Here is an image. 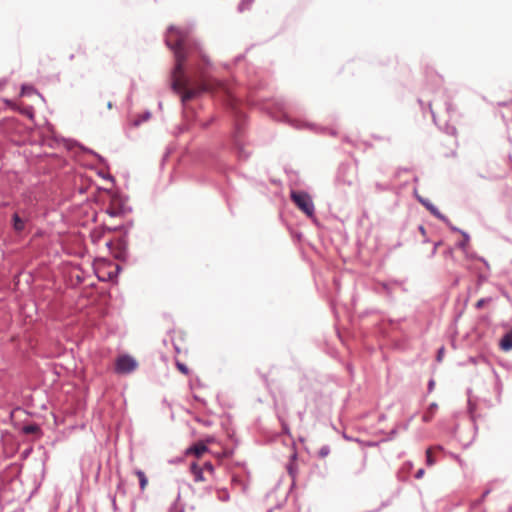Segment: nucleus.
I'll return each instance as SVG.
<instances>
[{"label":"nucleus","mask_w":512,"mask_h":512,"mask_svg":"<svg viewBox=\"0 0 512 512\" xmlns=\"http://www.w3.org/2000/svg\"><path fill=\"white\" fill-rule=\"evenodd\" d=\"M424 474H425V471H424V469H422V468H421V469H419V470L416 472V474H415V478H417V479H421V478L424 476Z\"/></svg>","instance_id":"obj_18"},{"label":"nucleus","mask_w":512,"mask_h":512,"mask_svg":"<svg viewBox=\"0 0 512 512\" xmlns=\"http://www.w3.org/2000/svg\"><path fill=\"white\" fill-rule=\"evenodd\" d=\"M500 346L505 351L512 349V330L503 336L500 342Z\"/></svg>","instance_id":"obj_7"},{"label":"nucleus","mask_w":512,"mask_h":512,"mask_svg":"<svg viewBox=\"0 0 512 512\" xmlns=\"http://www.w3.org/2000/svg\"><path fill=\"white\" fill-rule=\"evenodd\" d=\"M135 473H136V476L139 479L141 490H144L146 488L147 484H148V479H147L145 473L143 471H141V470H137Z\"/></svg>","instance_id":"obj_10"},{"label":"nucleus","mask_w":512,"mask_h":512,"mask_svg":"<svg viewBox=\"0 0 512 512\" xmlns=\"http://www.w3.org/2000/svg\"><path fill=\"white\" fill-rule=\"evenodd\" d=\"M137 367V361L130 355H120L115 361V371L118 374H129Z\"/></svg>","instance_id":"obj_3"},{"label":"nucleus","mask_w":512,"mask_h":512,"mask_svg":"<svg viewBox=\"0 0 512 512\" xmlns=\"http://www.w3.org/2000/svg\"><path fill=\"white\" fill-rule=\"evenodd\" d=\"M187 34L180 28L171 26L166 35V44L173 50L175 56V69L173 72V89L181 94L182 101L187 102L201 92L207 91L209 88L206 84L201 83L195 87H188L187 80L184 76V64L189 58L192 50H197V46H190L186 43Z\"/></svg>","instance_id":"obj_1"},{"label":"nucleus","mask_w":512,"mask_h":512,"mask_svg":"<svg viewBox=\"0 0 512 512\" xmlns=\"http://www.w3.org/2000/svg\"><path fill=\"white\" fill-rule=\"evenodd\" d=\"M107 108H108V109H112V102H110V101H109V102L107 103Z\"/></svg>","instance_id":"obj_22"},{"label":"nucleus","mask_w":512,"mask_h":512,"mask_svg":"<svg viewBox=\"0 0 512 512\" xmlns=\"http://www.w3.org/2000/svg\"><path fill=\"white\" fill-rule=\"evenodd\" d=\"M429 418L427 416H424V421H428Z\"/></svg>","instance_id":"obj_27"},{"label":"nucleus","mask_w":512,"mask_h":512,"mask_svg":"<svg viewBox=\"0 0 512 512\" xmlns=\"http://www.w3.org/2000/svg\"><path fill=\"white\" fill-rule=\"evenodd\" d=\"M426 463L428 466H433L436 463L435 458L432 456V448L426 450Z\"/></svg>","instance_id":"obj_11"},{"label":"nucleus","mask_w":512,"mask_h":512,"mask_svg":"<svg viewBox=\"0 0 512 512\" xmlns=\"http://www.w3.org/2000/svg\"><path fill=\"white\" fill-rule=\"evenodd\" d=\"M176 367H177V369L182 374H184V375H188L189 374V369H188V367L185 364H183V363H181L179 361H176Z\"/></svg>","instance_id":"obj_13"},{"label":"nucleus","mask_w":512,"mask_h":512,"mask_svg":"<svg viewBox=\"0 0 512 512\" xmlns=\"http://www.w3.org/2000/svg\"><path fill=\"white\" fill-rule=\"evenodd\" d=\"M438 245H439V243L435 244L434 249H433V254L436 252Z\"/></svg>","instance_id":"obj_24"},{"label":"nucleus","mask_w":512,"mask_h":512,"mask_svg":"<svg viewBox=\"0 0 512 512\" xmlns=\"http://www.w3.org/2000/svg\"><path fill=\"white\" fill-rule=\"evenodd\" d=\"M32 93H34V89L32 87H22V95H30Z\"/></svg>","instance_id":"obj_15"},{"label":"nucleus","mask_w":512,"mask_h":512,"mask_svg":"<svg viewBox=\"0 0 512 512\" xmlns=\"http://www.w3.org/2000/svg\"><path fill=\"white\" fill-rule=\"evenodd\" d=\"M433 386H434V381H432V380H431V381L429 382V388H430V389H432V387H433Z\"/></svg>","instance_id":"obj_23"},{"label":"nucleus","mask_w":512,"mask_h":512,"mask_svg":"<svg viewBox=\"0 0 512 512\" xmlns=\"http://www.w3.org/2000/svg\"><path fill=\"white\" fill-rule=\"evenodd\" d=\"M422 203L431 211L433 212L434 214H436L435 212V208L432 206V205H429L428 203L422 201Z\"/></svg>","instance_id":"obj_19"},{"label":"nucleus","mask_w":512,"mask_h":512,"mask_svg":"<svg viewBox=\"0 0 512 512\" xmlns=\"http://www.w3.org/2000/svg\"><path fill=\"white\" fill-rule=\"evenodd\" d=\"M199 54H200V57L202 58V60H203L205 63H207V58H206V56H205L204 54H202V52H201V51H199Z\"/></svg>","instance_id":"obj_20"},{"label":"nucleus","mask_w":512,"mask_h":512,"mask_svg":"<svg viewBox=\"0 0 512 512\" xmlns=\"http://www.w3.org/2000/svg\"><path fill=\"white\" fill-rule=\"evenodd\" d=\"M13 227L16 232H21L25 228V222L17 213L13 215Z\"/></svg>","instance_id":"obj_8"},{"label":"nucleus","mask_w":512,"mask_h":512,"mask_svg":"<svg viewBox=\"0 0 512 512\" xmlns=\"http://www.w3.org/2000/svg\"><path fill=\"white\" fill-rule=\"evenodd\" d=\"M488 301H489V300L482 298V299H480V300H478V301H477V303H476V307H477L478 309H480V308L484 307V305H485Z\"/></svg>","instance_id":"obj_17"},{"label":"nucleus","mask_w":512,"mask_h":512,"mask_svg":"<svg viewBox=\"0 0 512 512\" xmlns=\"http://www.w3.org/2000/svg\"><path fill=\"white\" fill-rule=\"evenodd\" d=\"M436 407H437V405H436V404H432V405H431V408H432V409H435Z\"/></svg>","instance_id":"obj_26"},{"label":"nucleus","mask_w":512,"mask_h":512,"mask_svg":"<svg viewBox=\"0 0 512 512\" xmlns=\"http://www.w3.org/2000/svg\"><path fill=\"white\" fill-rule=\"evenodd\" d=\"M291 199L308 217H312L314 215V204L308 193L303 191H292Z\"/></svg>","instance_id":"obj_2"},{"label":"nucleus","mask_w":512,"mask_h":512,"mask_svg":"<svg viewBox=\"0 0 512 512\" xmlns=\"http://www.w3.org/2000/svg\"><path fill=\"white\" fill-rule=\"evenodd\" d=\"M23 431L26 434H33L39 431V427L37 425H26L23 427Z\"/></svg>","instance_id":"obj_12"},{"label":"nucleus","mask_w":512,"mask_h":512,"mask_svg":"<svg viewBox=\"0 0 512 512\" xmlns=\"http://www.w3.org/2000/svg\"><path fill=\"white\" fill-rule=\"evenodd\" d=\"M190 472L192 473L196 482H203L206 480L203 473L204 470L196 463H192L190 466Z\"/></svg>","instance_id":"obj_6"},{"label":"nucleus","mask_w":512,"mask_h":512,"mask_svg":"<svg viewBox=\"0 0 512 512\" xmlns=\"http://www.w3.org/2000/svg\"><path fill=\"white\" fill-rule=\"evenodd\" d=\"M204 471H207L209 474H213L214 467L211 462H205L203 467H201Z\"/></svg>","instance_id":"obj_14"},{"label":"nucleus","mask_w":512,"mask_h":512,"mask_svg":"<svg viewBox=\"0 0 512 512\" xmlns=\"http://www.w3.org/2000/svg\"><path fill=\"white\" fill-rule=\"evenodd\" d=\"M468 241V237L466 236L465 240L460 243V247H464Z\"/></svg>","instance_id":"obj_21"},{"label":"nucleus","mask_w":512,"mask_h":512,"mask_svg":"<svg viewBox=\"0 0 512 512\" xmlns=\"http://www.w3.org/2000/svg\"><path fill=\"white\" fill-rule=\"evenodd\" d=\"M124 212L123 203L120 197L114 195L111 198L110 204L107 208V213L112 217L121 216Z\"/></svg>","instance_id":"obj_4"},{"label":"nucleus","mask_w":512,"mask_h":512,"mask_svg":"<svg viewBox=\"0 0 512 512\" xmlns=\"http://www.w3.org/2000/svg\"><path fill=\"white\" fill-rule=\"evenodd\" d=\"M207 450L208 448L204 442H198L186 450V455H194L195 457L200 458L205 452H207Z\"/></svg>","instance_id":"obj_5"},{"label":"nucleus","mask_w":512,"mask_h":512,"mask_svg":"<svg viewBox=\"0 0 512 512\" xmlns=\"http://www.w3.org/2000/svg\"><path fill=\"white\" fill-rule=\"evenodd\" d=\"M425 229L423 226H420V232L424 233Z\"/></svg>","instance_id":"obj_25"},{"label":"nucleus","mask_w":512,"mask_h":512,"mask_svg":"<svg viewBox=\"0 0 512 512\" xmlns=\"http://www.w3.org/2000/svg\"><path fill=\"white\" fill-rule=\"evenodd\" d=\"M151 114L149 112H145L142 115L137 116L135 119L131 120V123L134 127H138L142 122L149 120Z\"/></svg>","instance_id":"obj_9"},{"label":"nucleus","mask_w":512,"mask_h":512,"mask_svg":"<svg viewBox=\"0 0 512 512\" xmlns=\"http://www.w3.org/2000/svg\"><path fill=\"white\" fill-rule=\"evenodd\" d=\"M444 353H445V348L444 347H441L439 350H438V353H437V361L438 362H441L443 357H444Z\"/></svg>","instance_id":"obj_16"}]
</instances>
